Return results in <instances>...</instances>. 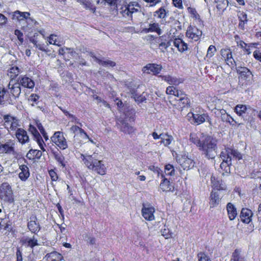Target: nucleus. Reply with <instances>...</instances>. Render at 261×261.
Masks as SVG:
<instances>
[{"instance_id":"obj_1","label":"nucleus","mask_w":261,"mask_h":261,"mask_svg":"<svg viewBox=\"0 0 261 261\" xmlns=\"http://www.w3.org/2000/svg\"><path fill=\"white\" fill-rule=\"evenodd\" d=\"M190 141L199 148V150L208 158H213V152L217 149L216 140L204 133H191L190 134Z\"/></svg>"},{"instance_id":"obj_2","label":"nucleus","mask_w":261,"mask_h":261,"mask_svg":"<svg viewBox=\"0 0 261 261\" xmlns=\"http://www.w3.org/2000/svg\"><path fill=\"white\" fill-rule=\"evenodd\" d=\"M50 140L53 145L56 148H50L51 154L58 165L63 168H65L66 167L65 158L60 151V150H65L68 147V142L64 136V133L62 131L55 132L50 137Z\"/></svg>"},{"instance_id":"obj_3","label":"nucleus","mask_w":261,"mask_h":261,"mask_svg":"<svg viewBox=\"0 0 261 261\" xmlns=\"http://www.w3.org/2000/svg\"><path fill=\"white\" fill-rule=\"evenodd\" d=\"M188 119L192 124L200 125L207 121L212 125V119L208 114L201 107H196L194 113L190 112L188 113Z\"/></svg>"},{"instance_id":"obj_4","label":"nucleus","mask_w":261,"mask_h":261,"mask_svg":"<svg viewBox=\"0 0 261 261\" xmlns=\"http://www.w3.org/2000/svg\"><path fill=\"white\" fill-rule=\"evenodd\" d=\"M81 158L88 169L95 171L101 175L106 174V168L101 161L98 160L92 155L82 154Z\"/></svg>"},{"instance_id":"obj_5","label":"nucleus","mask_w":261,"mask_h":261,"mask_svg":"<svg viewBox=\"0 0 261 261\" xmlns=\"http://www.w3.org/2000/svg\"><path fill=\"white\" fill-rule=\"evenodd\" d=\"M0 199L4 203L13 204L15 201L14 195L11 186L5 182L0 186Z\"/></svg>"},{"instance_id":"obj_6","label":"nucleus","mask_w":261,"mask_h":261,"mask_svg":"<svg viewBox=\"0 0 261 261\" xmlns=\"http://www.w3.org/2000/svg\"><path fill=\"white\" fill-rule=\"evenodd\" d=\"M139 5L137 2H131L121 8V13L124 17L133 19V14L139 11Z\"/></svg>"},{"instance_id":"obj_7","label":"nucleus","mask_w":261,"mask_h":261,"mask_svg":"<svg viewBox=\"0 0 261 261\" xmlns=\"http://www.w3.org/2000/svg\"><path fill=\"white\" fill-rule=\"evenodd\" d=\"M239 75V82L242 85H248L251 83V79L253 76L252 72L247 67H239L237 69Z\"/></svg>"},{"instance_id":"obj_8","label":"nucleus","mask_w":261,"mask_h":261,"mask_svg":"<svg viewBox=\"0 0 261 261\" xmlns=\"http://www.w3.org/2000/svg\"><path fill=\"white\" fill-rule=\"evenodd\" d=\"M4 124L8 131L16 130L19 126L18 119L9 114L3 116Z\"/></svg>"},{"instance_id":"obj_9","label":"nucleus","mask_w":261,"mask_h":261,"mask_svg":"<svg viewBox=\"0 0 261 261\" xmlns=\"http://www.w3.org/2000/svg\"><path fill=\"white\" fill-rule=\"evenodd\" d=\"M202 32L195 25H190L187 30L186 36L194 41H198L202 36Z\"/></svg>"},{"instance_id":"obj_10","label":"nucleus","mask_w":261,"mask_h":261,"mask_svg":"<svg viewBox=\"0 0 261 261\" xmlns=\"http://www.w3.org/2000/svg\"><path fill=\"white\" fill-rule=\"evenodd\" d=\"M222 59L229 66L233 67L236 65V62L232 57L231 50L229 47L223 48L220 50Z\"/></svg>"},{"instance_id":"obj_11","label":"nucleus","mask_w":261,"mask_h":261,"mask_svg":"<svg viewBox=\"0 0 261 261\" xmlns=\"http://www.w3.org/2000/svg\"><path fill=\"white\" fill-rule=\"evenodd\" d=\"M27 227L34 234H37L41 230V226L35 215L30 217V220L28 222Z\"/></svg>"},{"instance_id":"obj_12","label":"nucleus","mask_w":261,"mask_h":261,"mask_svg":"<svg viewBox=\"0 0 261 261\" xmlns=\"http://www.w3.org/2000/svg\"><path fill=\"white\" fill-rule=\"evenodd\" d=\"M162 69L161 65L155 63H149L143 67L142 71L144 73L156 75L160 73Z\"/></svg>"},{"instance_id":"obj_13","label":"nucleus","mask_w":261,"mask_h":261,"mask_svg":"<svg viewBox=\"0 0 261 261\" xmlns=\"http://www.w3.org/2000/svg\"><path fill=\"white\" fill-rule=\"evenodd\" d=\"M156 39L160 41L158 47L163 53H164L171 45L172 41L171 37L167 35L161 36Z\"/></svg>"},{"instance_id":"obj_14","label":"nucleus","mask_w":261,"mask_h":261,"mask_svg":"<svg viewBox=\"0 0 261 261\" xmlns=\"http://www.w3.org/2000/svg\"><path fill=\"white\" fill-rule=\"evenodd\" d=\"M177 105L179 109L182 110L186 107H190L191 100L185 92L182 91L179 96L177 97Z\"/></svg>"},{"instance_id":"obj_15","label":"nucleus","mask_w":261,"mask_h":261,"mask_svg":"<svg viewBox=\"0 0 261 261\" xmlns=\"http://www.w3.org/2000/svg\"><path fill=\"white\" fill-rule=\"evenodd\" d=\"M234 39L236 41L237 45L240 46L247 55H250L251 53V48L254 47L256 44V43H249L247 44L244 41L240 40V36L238 35H236L234 36Z\"/></svg>"},{"instance_id":"obj_16","label":"nucleus","mask_w":261,"mask_h":261,"mask_svg":"<svg viewBox=\"0 0 261 261\" xmlns=\"http://www.w3.org/2000/svg\"><path fill=\"white\" fill-rule=\"evenodd\" d=\"M15 143L13 140H10L4 144H0V153L3 154H14Z\"/></svg>"},{"instance_id":"obj_17","label":"nucleus","mask_w":261,"mask_h":261,"mask_svg":"<svg viewBox=\"0 0 261 261\" xmlns=\"http://www.w3.org/2000/svg\"><path fill=\"white\" fill-rule=\"evenodd\" d=\"M178 163L184 170L192 169L195 165V162L186 155H182L178 160Z\"/></svg>"},{"instance_id":"obj_18","label":"nucleus","mask_w":261,"mask_h":261,"mask_svg":"<svg viewBox=\"0 0 261 261\" xmlns=\"http://www.w3.org/2000/svg\"><path fill=\"white\" fill-rule=\"evenodd\" d=\"M161 178L162 180L159 186L160 189L165 192L173 191L174 190V185L168 179L165 177L164 174H161Z\"/></svg>"},{"instance_id":"obj_19","label":"nucleus","mask_w":261,"mask_h":261,"mask_svg":"<svg viewBox=\"0 0 261 261\" xmlns=\"http://www.w3.org/2000/svg\"><path fill=\"white\" fill-rule=\"evenodd\" d=\"M20 73V69L17 66H14L10 68L7 71V75L10 78V82L16 84L19 82L18 76Z\"/></svg>"},{"instance_id":"obj_20","label":"nucleus","mask_w":261,"mask_h":261,"mask_svg":"<svg viewBox=\"0 0 261 261\" xmlns=\"http://www.w3.org/2000/svg\"><path fill=\"white\" fill-rule=\"evenodd\" d=\"M15 136L18 141L21 144H24L30 141L29 137L27 131L22 128H17Z\"/></svg>"},{"instance_id":"obj_21","label":"nucleus","mask_w":261,"mask_h":261,"mask_svg":"<svg viewBox=\"0 0 261 261\" xmlns=\"http://www.w3.org/2000/svg\"><path fill=\"white\" fill-rule=\"evenodd\" d=\"M253 213L248 208H242L241 211L240 217L241 221L246 224H249L252 221Z\"/></svg>"},{"instance_id":"obj_22","label":"nucleus","mask_w":261,"mask_h":261,"mask_svg":"<svg viewBox=\"0 0 261 261\" xmlns=\"http://www.w3.org/2000/svg\"><path fill=\"white\" fill-rule=\"evenodd\" d=\"M141 212L142 216L146 220L150 221L154 220V213L155 209L153 206H143Z\"/></svg>"},{"instance_id":"obj_23","label":"nucleus","mask_w":261,"mask_h":261,"mask_svg":"<svg viewBox=\"0 0 261 261\" xmlns=\"http://www.w3.org/2000/svg\"><path fill=\"white\" fill-rule=\"evenodd\" d=\"M42 152L41 150L31 149L27 153L26 158L28 160L33 162H37L42 156Z\"/></svg>"},{"instance_id":"obj_24","label":"nucleus","mask_w":261,"mask_h":261,"mask_svg":"<svg viewBox=\"0 0 261 261\" xmlns=\"http://www.w3.org/2000/svg\"><path fill=\"white\" fill-rule=\"evenodd\" d=\"M16 84L24 88L29 89H33L35 86V83L33 80L26 75L20 76L19 77V82H17Z\"/></svg>"},{"instance_id":"obj_25","label":"nucleus","mask_w":261,"mask_h":261,"mask_svg":"<svg viewBox=\"0 0 261 261\" xmlns=\"http://www.w3.org/2000/svg\"><path fill=\"white\" fill-rule=\"evenodd\" d=\"M161 77L163 80L166 82L168 84L175 86H178L184 82V79L172 76L170 75H162Z\"/></svg>"},{"instance_id":"obj_26","label":"nucleus","mask_w":261,"mask_h":261,"mask_svg":"<svg viewBox=\"0 0 261 261\" xmlns=\"http://www.w3.org/2000/svg\"><path fill=\"white\" fill-rule=\"evenodd\" d=\"M212 187L214 190L221 191L226 190V186L222 183L221 179H219L214 175H212L211 178Z\"/></svg>"},{"instance_id":"obj_27","label":"nucleus","mask_w":261,"mask_h":261,"mask_svg":"<svg viewBox=\"0 0 261 261\" xmlns=\"http://www.w3.org/2000/svg\"><path fill=\"white\" fill-rule=\"evenodd\" d=\"M169 14V10L165 5L162 6L153 13V16L161 20H165Z\"/></svg>"},{"instance_id":"obj_28","label":"nucleus","mask_w":261,"mask_h":261,"mask_svg":"<svg viewBox=\"0 0 261 261\" xmlns=\"http://www.w3.org/2000/svg\"><path fill=\"white\" fill-rule=\"evenodd\" d=\"M226 211L228 217L230 221L234 220L238 215L237 208L231 202H228L226 205Z\"/></svg>"},{"instance_id":"obj_29","label":"nucleus","mask_w":261,"mask_h":261,"mask_svg":"<svg viewBox=\"0 0 261 261\" xmlns=\"http://www.w3.org/2000/svg\"><path fill=\"white\" fill-rule=\"evenodd\" d=\"M19 169L20 172L18 173V177L21 181H26L30 176V170L26 165H19Z\"/></svg>"},{"instance_id":"obj_30","label":"nucleus","mask_w":261,"mask_h":261,"mask_svg":"<svg viewBox=\"0 0 261 261\" xmlns=\"http://www.w3.org/2000/svg\"><path fill=\"white\" fill-rule=\"evenodd\" d=\"M228 0L214 1L215 7L217 9V11L220 14H222L226 9L228 6Z\"/></svg>"},{"instance_id":"obj_31","label":"nucleus","mask_w":261,"mask_h":261,"mask_svg":"<svg viewBox=\"0 0 261 261\" xmlns=\"http://www.w3.org/2000/svg\"><path fill=\"white\" fill-rule=\"evenodd\" d=\"M143 32L145 33L156 32L159 35H160L162 33L160 24L157 22L150 23L149 28H143Z\"/></svg>"},{"instance_id":"obj_32","label":"nucleus","mask_w":261,"mask_h":261,"mask_svg":"<svg viewBox=\"0 0 261 261\" xmlns=\"http://www.w3.org/2000/svg\"><path fill=\"white\" fill-rule=\"evenodd\" d=\"M173 44L174 46L177 48V50L181 53H183L188 49V44L181 38H175L173 40Z\"/></svg>"},{"instance_id":"obj_33","label":"nucleus","mask_w":261,"mask_h":261,"mask_svg":"<svg viewBox=\"0 0 261 261\" xmlns=\"http://www.w3.org/2000/svg\"><path fill=\"white\" fill-rule=\"evenodd\" d=\"M70 130L71 133L74 134L75 135L80 134L81 136L83 137L84 139H87L92 141L91 139L89 137V135L86 133V132L82 128L80 127L77 125H72L70 128Z\"/></svg>"},{"instance_id":"obj_34","label":"nucleus","mask_w":261,"mask_h":261,"mask_svg":"<svg viewBox=\"0 0 261 261\" xmlns=\"http://www.w3.org/2000/svg\"><path fill=\"white\" fill-rule=\"evenodd\" d=\"M30 16V13L28 12H21L16 10L13 12V19H16L19 21L27 19Z\"/></svg>"},{"instance_id":"obj_35","label":"nucleus","mask_w":261,"mask_h":261,"mask_svg":"<svg viewBox=\"0 0 261 261\" xmlns=\"http://www.w3.org/2000/svg\"><path fill=\"white\" fill-rule=\"evenodd\" d=\"M45 257L47 261H61L63 259L62 255L57 251L47 253Z\"/></svg>"},{"instance_id":"obj_36","label":"nucleus","mask_w":261,"mask_h":261,"mask_svg":"<svg viewBox=\"0 0 261 261\" xmlns=\"http://www.w3.org/2000/svg\"><path fill=\"white\" fill-rule=\"evenodd\" d=\"M187 11L190 15L191 17H192L194 20L198 21L200 24H203V21L201 19L200 16L195 8L189 7L187 8Z\"/></svg>"},{"instance_id":"obj_37","label":"nucleus","mask_w":261,"mask_h":261,"mask_svg":"<svg viewBox=\"0 0 261 261\" xmlns=\"http://www.w3.org/2000/svg\"><path fill=\"white\" fill-rule=\"evenodd\" d=\"M83 6L85 9L90 10L92 13H95L96 7L92 4V2L89 0H76Z\"/></svg>"},{"instance_id":"obj_38","label":"nucleus","mask_w":261,"mask_h":261,"mask_svg":"<svg viewBox=\"0 0 261 261\" xmlns=\"http://www.w3.org/2000/svg\"><path fill=\"white\" fill-rule=\"evenodd\" d=\"M220 198L219 194L213 190L210 196V204L211 207H214L219 204Z\"/></svg>"},{"instance_id":"obj_39","label":"nucleus","mask_w":261,"mask_h":261,"mask_svg":"<svg viewBox=\"0 0 261 261\" xmlns=\"http://www.w3.org/2000/svg\"><path fill=\"white\" fill-rule=\"evenodd\" d=\"M248 107L245 105L238 104L234 108V112L240 117H243L247 112Z\"/></svg>"},{"instance_id":"obj_40","label":"nucleus","mask_w":261,"mask_h":261,"mask_svg":"<svg viewBox=\"0 0 261 261\" xmlns=\"http://www.w3.org/2000/svg\"><path fill=\"white\" fill-rule=\"evenodd\" d=\"M239 28L242 30H244L245 25L248 22L247 14L244 12L241 13L239 16Z\"/></svg>"},{"instance_id":"obj_41","label":"nucleus","mask_w":261,"mask_h":261,"mask_svg":"<svg viewBox=\"0 0 261 261\" xmlns=\"http://www.w3.org/2000/svg\"><path fill=\"white\" fill-rule=\"evenodd\" d=\"M221 118L223 121L229 123L231 126L240 125V124H238V122L233 119V118L228 113L222 114Z\"/></svg>"},{"instance_id":"obj_42","label":"nucleus","mask_w":261,"mask_h":261,"mask_svg":"<svg viewBox=\"0 0 261 261\" xmlns=\"http://www.w3.org/2000/svg\"><path fill=\"white\" fill-rule=\"evenodd\" d=\"M121 130L123 133H127L128 134H132L134 133L135 129L133 126H130L128 123H126L125 120H122L121 121Z\"/></svg>"},{"instance_id":"obj_43","label":"nucleus","mask_w":261,"mask_h":261,"mask_svg":"<svg viewBox=\"0 0 261 261\" xmlns=\"http://www.w3.org/2000/svg\"><path fill=\"white\" fill-rule=\"evenodd\" d=\"M232 148L229 147L225 148L224 150L221 152L220 156L223 159V161H226L231 162V153Z\"/></svg>"},{"instance_id":"obj_44","label":"nucleus","mask_w":261,"mask_h":261,"mask_svg":"<svg viewBox=\"0 0 261 261\" xmlns=\"http://www.w3.org/2000/svg\"><path fill=\"white\" fill-rule=\"evenodd\" d=\"M183 91L177 89L173 86H170L167 87L166 92L168 95H174L178 97Z\"/></svg>"},{"instance_id":"obj_45","label":"nucleus","mask_w":261,"mask_h":261,"mask_svg":"<svg viewBox=\"0 0 261 261\" xmlns=\"http://www.w3.org/2000/svg\"><path fill=\"white\" fill-rule=\"evenodd\" d=\"M23 244L27 246L33 248L34 247L39 245L38 240L33 237L32 238H26L23 241Z\"/></svg>"},{"instance_id":"obj_46","label":"nucleus","mask_w":261,"mask_h":261,"mask_svg":"<svg viewBox=\"0 0 261 261\" xmlns=\"http://www.w3.org/2000/svg\"><path fill=\"white\" fill-rule=\"evenodd\" d=\"M3 229L4 230H7L8 231V233L6 232L5 234L7 235H8L10 232L12 233H14L15 232V229L13 228L12 227H11V222L10 220L7 221L6 222L5 219H4V221L3 222Z\"/></svg>"},{"instance_id":"obj_47","label":"nucleus","mask_w":261,"mask_h":261,"mask_svg":"<svg viewBox=\"0 0 261 261\" xmlns=\"http://www.w3.org/2000/svg\"><path fill=\"white\" fill-rule=\"evenodd\" d=\"M241 250L239 249H236L234 250L232 254L231 260L233 261H245L244 258L242 256Z\"/></svg>"},{"instance_id":"obj_48","label":"nucleus","mask_w":261,"mask_h":261,"mask_svg":"<svg viewBox=\"0 0 261 261\" xmlns=\"http://www.w3.org/2000/svg\"><path fill=\"white\" fill-rule=\"evenodd\" d=\"M96 62L100 65H102L105 67H114L116 66V63L114 61L110 60L104 61L101 59L96 58Z\"/></svg>"},{"instance_id":"obj_49","label":"nucleus","mask_w":261,"mask_h":261,"mask_svg":"<svg viewBox=\"0 0 261 261\" xmlns=\"http://www.w3.org/2000/svg\"><path fill=\"white\" fill-rule=\"evenodd\" d=\"M124 115L125 118L129 120L130 122H135V110L131 109H127L125 111Z\"/></svg>"},{"instance_id":"obj_50","label":"nucleus","mask_w":261,"mask_h":261,"mask_svg":"<svg viewBox=\"0 0 261 261\" xmlns=\"http://www.w3.org/2000/svg\"><path fill=\"white\" fill-rule=\"evenodd\" d=\"M163 136V137L161 138V143H163L165 146H167L171 143L173 140V137L168 134H166Z\"/></svg>"},{"instance_id":"obj_51","label":"nucleus","mask_w":261,"mask_h":261,"mask_svg":"<svg viewBox=\"0 0 261 261\" xmlns=\"http://www.w3.org/2000/svg\"><path fill=\"white\" fill-rule=\"evenodd\" d=\"M133 98L136 102L142 103L146 100V98L142 94H139L136 92L132 93Z\"/></svg>"},{"instance_id":"obj_52","label":"nucleus","mask_w":261,"mask_h":261,"mask_svg":"<svg viewBox=\"0 0 261 261\" xmlns=\"http://www.w3.org/2000/svg\"><path fill=\"white\" fill-rule=\"evenodd\" d=\"M148 40L149 41V43L152 47L154 45L158 46L160 41L158 40L156 38H159V37L155 36L153 35H149L148 36Z\"/></svg>"},{"instance_id":"obj_53","label":"nucleus","mask_w":261,"mask_h":261,"mask_svg":"<svg viewBox=\"0 0 261 261\" xmlns=\"http://www.w3.org/2000/svg\"><path fill=\"white\" fill-rule=\"evenodd\" d=\"M165 172L167 175H173L174 174L175 170L174 166L170 164H168L165 166Z\"/></svg>"},{"instance_id":"obj_54","label":"nucleus","mask_w":261,"mask_h":261,"mask_svg":"<svg viewBox=\"0 0 261 261\" xmlns=\"http://www.w3.org/2000/svg\"><path fill=\"white\" fill-rule=\"evenodd\" d=\"M197 257L198 261H211L210 257L203 252L198 253Z\"/></svg>"},{"instance_id":"obj_55","label":"nucleus","mask_w":261,"mask_h":261,"mask_svg":"<svg viewBox=\"0 0 261 261\" xmlns=\"http://www.w3.org/2000/svg\"><path fill=\"white\" fill-rule=\"evenodd\" d=\"M216 48L215 46L213 45H211L207 49V54H206V57L208 58H211L213 57L215 53L216 52Z\"/></svg>"},{"instance_id":"obj_56","label":"nucleus","mask_w":261,"mask_h":261,"mask_svg":"<svg viewBox=\"0 0 261 261\" xmlns=\"http://www.w3.org/2000/svg\"><path fill=\"white\" fill-rule=\"evenodd\" d=\"M34 140L37 143L40 148L43 152H44L46 151L45 148V147L46 146V144L44 143V142L42 139V137L41 136L36 139Z\"/></svg>"},{"instance_id":"obj_57","label":"nucleus","mask_w":261,"mask_h":261,"mask_svg":"<svg viewBox=\"0 0 261 261\" xmlns=\"http://www.w3.org/2000/svg\"><path fill=\"white\" fill-rule=\"evenodd\" d=\"M172 5L173 7L179 10L184 9V5L182 0H171Z\"/></svg>"},{"instance_id":"obj_58","label":"nucleus","mask_w":261,"mask_h":261,"mask_svg":"<svg viewBox=\"0 0 261 261\" xmlns=\"http://www.w3.org/2000/svg\"><path fill=\"white\" fill-rule=\"evenodd\" d=\"M48 173L53 181H56L58 180L59 177L57 172L56 171V169L49 170Z\"/></svg>"},{"instance_id":"obj_59","label":"nucleus","mask_w":261,"mask_h":261,"mask_svg":"<svg viewBox=\"0 0 261 261\" xmlns=\"http://www.w3.org/2000/svg\"><path fill=\"white\" fill-rule=\"evenodd\" d=\"M148 169L150 170V171H152L155 173H157L158 176H159L160 175L161 176V174H163L161 169L157 166H155L154 165L149 166Z\"/></svg>"},{"instance_id":"obj_60","label":"nucleus","mask_w":261,"mask_h":261,"mask_svg":"<svg viewBox=\"0 0 261 261\" xmlns=\"http://www.w3.org/2000/svg\"><path fill=\"white\" fill-rule=\"evenodd\" d=\"M57 36L54 34L50 35L48 37V41L50 44H54L58 46H60L59 44H58L57 43V39H56Z\"/></svg>"},{"instance_id":"obj_61","label":"nucleus","mask_w":261,"mask_h":261,"mask_svg":"<svg viewBox=\"0 0 261 261\" xmlns=\"http://www.w3.org/2000/svg\"><path fill=\"white\" fill-rule=\"evenodd\" d=\"M14 34L17 36L20 43H22L23 42V34L22 32L18 29H16L14 31Z\"/></svg>"},{"instance_id":"obj_62","label":"nucleus","mask_w":261,"mask_h":261,"mask_svg":"<svg viewBox=\"0 0 261 261\" xmlns=\"http://www.w3.org/2000/svg\"><path fill=\"white\" fill-rule=\"evenodd\" d=\"M7 92V90L0 87V104H2L5 101V96Z\"/></svg>"},{"instance_id":"obj_63","label":"nucleus","mask_w":261,"mask_h":261,"mask_svg":"<svg viewBox=\"0 0 261 261\" xmlns=\"http://www.w3.org/2000/svg\"><path fill=\"white\" fill-rule=\"evenodd\" d=\"M231 153V159L233 158H235L236 159H238L240 160L242 159V154L238 152L237 150L233 149L232 148V151H230Z\"/></svg>"},{"instance_id":"obj_64","label":"nucleus","mask_w":261,"mask_h":261,"mask_svg":"<svg viewBox=\"0 0 261 261\" xmlns=\"http://www.w3.org/2000/svg\"><path fill=\"white\" fill-rule=\"evenodd\" d=\"M253 56L256 60L261 63V53L259 50H255L253 53Z\"/></svg>"}]
</instances>
